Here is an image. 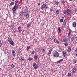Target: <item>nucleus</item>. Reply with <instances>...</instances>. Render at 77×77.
Here are the masks:
<instances>
[{
	"instance_id": "2",
	"label": "nucleus",
	"mask_w": 77,
	"mask_h": 77,
	"mask_svg": "<svg viewBox=\"0 0 77 77\" xmlns=\"http://www.w3.org/2000/svg\"><path fill=\"white\" fill-rule=\"evenodd\" d=\"M47 5L46 4H43L41 6V9H42V10H44V9H45V8L46 9H47L48 7H47Z\"/></svg>"
},
{
	"instance_id": "57",
	"label": "nucleus",
	"mask_w": 77,
	"mask_h": 77,
	"mask_svg": "<svg viewBox=\"0 0 77 77\" xmlns=\"http://www.w3.org/2000/svg\"><path fill=\"white\" fill-rule=\"evenodd\" d=\"M24 60V58H23L22 60Z\"/></svg>"
},
{
	"instance_id": "37",
	"label": "nucleus",
	"mask_w": 77,
	"mask_h": 77,
	"mask_svg": "<svg viewBox=\"0 0 77 77\" xmlns=\"http://www.w3.org/2000/svg\"><path fill=\"white\" fill-rule=\"evenodd\" d=\"M28 9H29V8H26V9H25V10H26V11H27H27H28Z\"/></svg>"
},
{
	"instance_id": "61",
	"label": "nucleus",
	"mask_w": 77,
	"mask_h": 77,
	"mask_svg": "<svg viewBox=\"0 0 77 77\" xmlns=\"http://www.w3.org/2000/svg\"><path fill=\"white\" fill-rule=\"evenodd\" d=\"M12 1L13 2H14V0H13Z\"/></svg>"
},
{
	"instance_id": "32",
	"label": "nucleus",
	"mask_w": 77,
	"mask_h": 77,
	"mask_svg": "<svg viewBox=\"0 0 77 77\" xmlns=\"http://www.w3.org/2000/svg\"><path fill=\"white\" fill-rule=\"evenodd\" d=\"M59 2H58V1H57L55 2V5H57L59 4Z\"/></svg>"
},
{
	"instance_id": "14",
	"label": "nucleus",
	"mask_w": 77,
	"mask_h": 77,
	"mask_svg": "<svg viewBox=\"0 0 77 77\" xmlns=\"http://www.w3.org/2000/svg\"><path fill=\"white\" fill-rule=\"evenodd\" d=\"M20 17H23V16H24V13H23V11H22L21 12H20Z\"/></svg>"
},
{
	"instance_id": "44",
	"label": "nucleus",
	"mask_w": 77,
	"mask_h": 77,
	"mask_svg": "<svg viewBox=\"0 0 77 77\" xmlns=\"http://www.w3.org/2000/svg\"><path fill=\"white\" fill-rule=\"evenodd\" d=\"M62 3L63 5H65V2H64V1H62Z\"/></svg>"
},
{
	"instance_id": "21",
	"label": "nucleus",
	"mask_w": 77,
	"mask_h": 77,
	"mask_svg": "<svg viewBox=\"0 0 77 77\" xmlns=\"http://www.w3.org/2000/svg\"><path fill=\"white\" fill-rule=\"evenodd\" d=\"M12 39H11V38L10 37H8V42H10V41H12Z\"/></svg>"
},
{
	"instance_id": "40",
	"label": "nucleus",
	"mask_w": 77,
	"mask_h": 77,
	"mask_svg": "<svg viewBox=\"0 0 77 77\" xmlns=\"http://www.w3.org/2000/svg\"><path fill=\"white\" fill-rule=\"evenodd\" d=\"M73 62L74 63H77V61L75 60L73 61Z\"/></svg>"
},
{
	"instance_id": "13",
	"label": "nucleus",
	"mask_w": 77,
	"mask_h": 77,
	"mask_svg": "<svg viewBox=\"0 0 77 77\" xmlns=\"http://www.w3.org/2000/svg\"><path fill=\"white\" fill-rule=\"evenodd\" d=\"M25 17L26 18H29V14L28 13H26L25 15Z\"/></svg>"
},
{
	"instance_id": "20",
	"label": "nucleus",
	"mask_w": 77,
	"mask_h": 77,
	"mask_svg": "<svg viewBox=\"0 0 77 77\" xmlns=\"http://www.w3.org/2000/svg\"><path fill=\"white\" fill-rule=\"evenodd\" d=\"M71 73H70V72H69L68 73V74H67V76L68 77H70L71 76Z\"/></svg>"
},
{
	"instance_id": "24",
	"label": "nucleus",
	"mask_w": 77,
	"mask_h": 77,
	"mask_svg": "<svg viewBox=\"0 0 77 77\" xmlns=\"http://www.w3.org/2000/svg\"><path fill=\"white\" fill-rule=\"evenodd\" d=\"M58 30L59 33H60V32H61V29H60V27L58 28Z\"/></svg>"
},
{
	"instance_id": "55",
	"label": "nucleus",
	"mask_w": 77,
	"mask_h": 77,
	"mask_svg": "<svg viewBox=\"0 0 77 77\" xmlns=\"http://www.w3.org/2000/svg\"><path fill=\"white\" fill-rule=\"evenodd\" d=\"M18 51H20V50H21V49H20V48L18 49Z\"/></svg>"
},
{
	"instance_id": "49",
	"label": "nucleus",
	"mask_w": 77,
	"mask_h": 77,
	"mask_svg": "<svg viewBox=\"0 0 77 77\" xmlns=\"http://www.w3.org/2000/svg\"><path fill=\"white\" fill-rule=\"evenodd\" d=\"M22 59V58H21V57H19V59H20V60H21Z\"/></svg>"
},
{
	"instance_id": "50",
	"label": "nucleus",
	"mask_w": 77,
	"mask_h": 77,
	"mask_svg": "<svg viewBox=\"0 0 77 77\" xmlns=\"http://www.w3.org/2000/svg\"><path fill=\"white\" fill-rule=\"evenodd\" d=\"M68 36L69 37H71V35H68Z\"/></svg>"
},
{
	"instance_id": "16",
	"label": "nucleus",
	"mask_w": 77,
	"mask_h": 77,
	"mask_svg": "<svg viewBox=\"0 0 77 77\" xmlns=\"http://www.w3.org/2000/svg\"><path fill=\"white\" fill-rule=\"evenodd\" d=\"M13 13L14 15H16V14L17 13V11L16 10H14L13 12Z\"/></svg>"
},
{
	"instance_id": "42",
	"label": "nucleus",
	"mask_w": 77,
	"mask_h": 77,
	"mask_svg": "<svg viewBox=\"0 0 77 77\" xmlns=\"http://www.w3.org/2000/svg\"><path fill=\"white\" fill-rule=\"evenodd\" d=\"M68 44L67 43H65L64 44V45H65V46H68Z\"/></svg>"
},
{
	"instance_id": "41",
	"label": "nucleus",
	"mask_w": 77,
	"mask_h": 77,
	"mask_svg": "<svg viewBox=\"0 0 77 77\" xmlns=\"http://www.w3.org/2000/svg\"><path fill=\"white\" fill-rule=\"evenodd\" d=\"M43 53H45V49H43Z\"/></svg>"
},
{
	"instance_id": "58",
	"label": "nucleus",
	"mask_w": 77,
	"mask_h": 77,
	"mask_svg": "<svg viewBox=\"0 0 77 77\" xmlns=\"http://www.w3.org/2000/svg\"><path fill=\"white\" fill-rule=\"evenodd\" d=\"M62 18H63H63H64V17H62Z\"/></svg>"
},
{
	"instance_id": "10",
	"label": "nucleus",
	"mask_w": 77,
	"mask_h": 77,
	"mask_svg": "<svg viewBox=\"0 0 77 77\" xmlns=\"http://www.w3.org/2000/svg\"><path fill=\"white\" fill-rule=\"evenodd\" d=\"M72 27H76V26H77V24H76V22H74L72 23Z\"/></svg>"
},
{
	"instance_id": "25",
	"label": "nucleus",
	"mask_w": 77,
	"mask_h": 77,
	"mask_svg": "<svg viewBox=\"0 0 77 77\" xmlns=\"http://www.w3.org/2000/svg\"><path fill=\"white\" fill-rule=\"evenodd\" d=\"M34 58L35 59H37L38 58V55L35 54L34 55Z\"/></svg>"
},
{
	"instance_id": "6",
	"label": "nucleus",
	"mask_w": 77,
	"mask_h": 77,
	"mask_svg": "<svg viewBox=\"0 0 77 77\" xmlns=\"http://www.w3.org/2000/svg\"><path fill=\"white\" fill-rule=\"evenodd\" d=\"M77 71V69L75 67L73 68L72 70V74H75L76 72V71Z\"/></svg>"
},
{
	"instance_id": "45",
	"label": "nucleus",
	"mask_w": 77,
	"mask_h": 77,
	"mask_svg": "<svg viewBox=\"0 0 77 77\" xmlns=\"http://www.w3.org/2000/svg\"><path fill=\"white\" fill-rule=\"evenodd\" d=\"M71 31H72L71 30V29H69V32L71 33Z\"/></svg>"
},
{
	"instance_id": "22",
	"label": "nucleus",
	"mask_w": 77,
	"mask_h": 77,
	"mask_svg": "<svg viewBox=\"0 0 77 77\" xmlns=\"http://www.w3.org/2000/svg\"><path fill=\"white\" fill-rule=\"evenodd\" d=\"M30 46H28L26 48V50L27 51H28L29 50V49H30Z\"/></svg>"
},
{
	"instance_id": "36",
	"label": "nucleus",
	"mask_w": 77,
	"mask_h": 77,
	"mask_svg": "<svg viewBox=\"0 0 77 77\" xmlns=\"http://www.w3.org/2000/svg\"><path fill=\"white\" fill-rule=\"evenodd\" d=\"M11 66L12 68H15V66L14 64H12Z\"/></svg>"
},
{
	"instance_id": "19",
	"label": "nucleus",
	"mask_w": 77,
	"mask_h": 77,
	"mask_svg": "<svg viewBox=\"0 0 77 77\" xmlns=\"http://www.w3.org/2000/svg\"><path fill=\"white\" fill-rule=\"evenodd\" d=\"M59 12H60V10H57L56 11V14H59Z\"/></svg>"
},
{
	"instance_id": "52",
	"label": "nucleus",
	"mask_w": 77,
	"mask_h": 77,
	"mask_svg": "<svg viewBox=\"0 0 77 77\" xmlns=\"http://www.w3.org/2000/svg\"><path fill=\"white\" fill-rule=\"evenodd\" d=\"M75 52H77V48L75 50Z\"/></svg>"
},
{
	"instance_id": "8",
	"label": "nucleus",
	"mask_w": 77,
	"mask_h": 77,
	"mask_svg": "<svg viewBox=\"0 0 77 77\" xmlns=\"http://www.w3.org/2000/svg\"><path fill=\"white\" fill-rule=\"evenodd\" d=\"M62 53L64 57H65L66 56V51H63Z\"/></svg>"
},
{
	"instance_id": "23",
	"label": "nucleus",
	"mask_w": 77,
	"mask_h": 77,
	"mask_svg": "<svg viewBox=\"0 0 77 77\" xmlns=\"http://www.w3.org/2000/svg\"><path fill=\"white\" fill-rule=\"evenodd\" d=\"M52 51V49H50V50L49 51V53H48L49 56H50V54H51V53Z\"/></svg>"
},
{
	"instance_id": "48",
	"label": "nucleus",
	"mask_w": 77,
	"mask_h": 77,
	"mask_svg": "<svg viewBox=\"0 0 77 77\" xmlns=\"http://www.w3.org/2000/svg\"><path fill=\"white\" fill-rule=\"evenodd\" d=\"M48 39H51V37H49L48 38Z\"/></svg>"
},
{
	"instance_id": "47",
	"label": "nucleus",
	"mask_w": 77,
	"mask_h": 77,
	"mask_svg": "<svg viewBox=\"0 0 77 77\" xmlns=\"http://www.w3.org/2000/svg\"><path fill=\"white\" fill-rule=\"evenodd\" d=\"M71 37H69L68 39H69V40H70V39H71Z\"/></svg>"
},
{
	"instance_id": "51",
	"label": "nucleus",
	"mask_w": 77,
	"mask_h": 77,
	"mask_svg": "<svg viewBox=\"0 0 77 77\" xmlns=\"http://www.w3.org/2000/svg\"><path fill=\"white\" fill-rule=\"evenodd\" d=\"M71 32H69V33L68 34V35H71Z\"/></svg>"
},
{
	"instance_id": "46",
	"label": "nucleus",
	"mask_w": 77,
	"mask_h": 77,
	"mask_svg": "<svg viewBox=\"0 0 77 77\" xmlns=\"http://www.w3.org/2000/svg\"><path fill=\"white\" fill-rule=\"evenodd\" d=\"M35 54V51H33V52H32V54Z\"/></svg>"
},
{
	"instance_id": "27",
	"label": "nucleus",
	"mask_w": 77,
	"mask_h": 77,
	"mask_svg": "<svg viewBox=\"0 0 77 77\" xmlns=\"http://www.w3.org/2000/svg\"><path fill=\"white\" fill-rule=\"evenodd\" d=\"M15 5H16V3H19V0H16L15 2Z\"/></svg>"
},
{
	"instance_id": "59",
	"label": "nucleus",
	"mask_w": 77,
	"mask_h": 77,
	"mask_svg": "<svg viewBox=\"0 0 77 77\" xmlns=\"http://www.w3.org/2000/svg\"><path fill=\"white\" fill-rule=\"evenodd\" d=\"M76 56H77V54H76Z\"/></svg>"
},
{
	"instance_id": "60",
	"label": "nucleus",
	"mask_w": 77,
	"mask_h": 77,
	"mask_svg": "<svg viewBox=\"0 0 77 77\" xmlns=\"http://www.w3.org/2000/svg\"><path fill=\"white\" fill-rule=\"evenodd\" d=\"M69 1H72V0H69Z\"/></svg>"
},
{
	"instance_id": "56",
	"label": "nucleus",
	"mask_w": 77,
	"mask_h": 77,
	"mask_svg": "<svg viewBox=\"0 0 77 77\" xmlns=\"http://www.w3.org/2000/svg\"><path fill=\"white\" fill-rule=\"evenodd\" d=\"M2 63V60H0V63Z\"/></svg>"
},
{
	"instance_id": "9",
	"label": "nucleus",
	"mask_w": 77,
	"mask_h": 77,
	"mask_svg": "<svg viewBox=\"0 0 77 77\" xmlns=\"http://www.w3.org/2000/svg\"><path fill=\"white\" fill-rule=\"evenodd\" d=\"M12 52L13 56H15V55L16 54V53H15V51L13 50L12 51Z\"/></svg>"
},
{
	"instance_id": "11",
	"label": "nucleus",
	"mask_w": 77,
	"mask_h": 77,
	"mask_svg": "<svg viewBox=\"0 0 77 77\" xmlns=\"http://www.w3.org/2000/svg\"><path fill=\"white\" fill-rule=\"evenodd\" d=\"M18 8V5H15L14 8H13V9L14 10H16Z\"/></svg>"
},
{
	"instance_id": "30",
	"label": "nucleus",
	"mask_w": 77,
	"mask_h": 77,
	"mask_svg": "<svg viewBox=\"0 0 77 77\" xmlns=\"http://www.w3.org/2000/svg\"><path fill=\"white\" fill-rule=\"evenodd\" d=\"M63 41L64 42H66V43H67V42H68V40L66 39L63 40Z\"/></svg>"
},
{
	"instance_id": "4",
	"label": "nucleus",
	"mask_w": 77,
	"mask_h": 77,
	"mask_svg": "<svg viewBox=\"0 0 77 77\" xmlns=\"http://www.w3.org/2000/svg\"><path fill=\"white\" fill-rule=\"evenodd\" d=\"M54 56L55 57H58L59 56V53L57 51H55L53 54Z\"/></svg>"
},
{
	"instance_id": "54",
	"label": "nucleus",
	"mask_w": 77,
	"mask_h": 77,
	"mask_svg": "<svg viewBox=\"0 0 77 77\" xmlns=\"http://www.w3.org/2000/svg\"><path fill=\"white\" fill-rule=\"evenodd\" d=\"M11 28H13L14 27V26H11Z\"/></svg>"
},
{
	"instance_id": "38",
	"label": "nucleus",
	"mask_w": 77,
	"mask_h": 77,
	"mask_svg": "<svg viewBox=\"0 0 77 77\" xmlns=\"http://www.w3.org/2000/svg\"><path fill=\"white\" fill-rule=\"evenodd\" d=\"M60 21L61 22V23H62V22H63V20L62 19H61L60 20Z\"/></svg>"
},
{
	"instance_id": "1",
	"label": "nucleus",
	"mask_w": 77,
	"mask_h": 77,
	"mask_svg": "<svg viewBox=\"0 0 77 77\" xmlns=\"http://www.w3.org/2000/svg\"><path fill=\"white\" fill-rule=\"evenodd\" d=\"M77 37L76 35L74 34L73 35V37L71 38V40L72 41H77Z\"/></svg>"
},
{
	"instance_id": "3",
	"label": "nucleus",
	"mask_w": 77,
	"mask_h": 77,
	"mask_svg": "<svg viewBox=\"0 0 77 77\" xmlns=\"http://www.w3.org/2000/svg\"><path fill=\"white\" fill-rule=\"evenodd\" d=\"M66 13L69 16L71 14L72 12H71V10L67 9L66 10Z\"/></svg>"
},
{
	"instance_id": "5",
	"label": "nucleus",
	"mask_w": 77,
	"mask_h": 77,
	"mask_svg": "<svg viewBox=\"0 0 77 77\" xmlns=\"http://www.w3.org/2000/svg\"><path fill=\"white\" fill-rule=\"evenodd\" d=\"M33 67L35 69H37L38 68V65H37L36 63H34L33 64Z\"/></svg>"
},
{
	"instance_id": "62",
	"label": "nucleus",
	"mask_w": 77,
	"mask_h": 77,
	"mask_svg": "<svg viewBox=\"0 0 77 77\" xmlns=\"http://www.w3.org/2000/svg\"><path fill=\"white\" fill-rule=\"evenodd\" d=\"M40 5V4H39V3H38V5Z\"/></svg>"
},
{
	"instance_id": "33",
	"label": "nucleus",
	"mask_w": 77,
	"mask_h": 77,
	"mask_svg": "<svg viewBox=\"0 0 77 77\" xmlns=\"http://www.w3.org/2000/svg\"><path fill=\"white\" fill-rule=\"evenodd\" d=\"M63 13L64 14H66V10H64Z\"/></svg>"
},
{
	"instance_id": "39",
	"label": "nucleus",
	"mask_w": 77,
	"mask_h": 77,
	"mask_svg": "<svg viewBox=\"0 0 77 77\" xmlns=\"http://www.w3.org/2000/svg\"><path fill=\"white\" fill-rule=\"evenodd\" d=\"M50 10L51 12H52L53 11V9H52V8H50Z\"/></svg>"
},
{
	"instance_id": "12",
	"label": "nucleus",
	"mask_w": 77,
	"mask_h": 77,
	"mask_svg": "<svg viewBox=\"0 0 77 77\" xmlns=\"http://www.w3.org/2000/svg\"><path fill=\"white\" fill-rule=\"evenodd\" d=\"M9 42L12 45H15V43H14V42L12 40H11V41H10Z\"/></svg>"
},
{
	"instance_id": "35",
	"label": "nucleus",
	"mask_w": 77,
	"mask_h": 77,
	"mask_svg": "<svg viewBox=\"0 0 77 77\" xmlns=\"http://www.w3.org/2000/svg\"><path fill=\"white\" fill-rule=\"evenodd\" d=\"M2 42H1V40H0V47H2Z\"/></svg>"
},
{
	"instance_id": "7",
	"label": "nucleus",
	"mask_w": 77,
	"mask_h": 77,
	"mask_svg": "<svg viewBox=\"0 0 77 77\" xmlns=\"http://www.w3.org/2000/svg\"><path fill=\"white\" fill-rule=\"evenodd\" d=\"M66 20L65 19L63 22V27H65L66 26Z\"/></svg>"
},
{
	"instance_id": "29",
	"label": "nucleus",
	"mask_w": 77,
	"mask_h": 77,
	"mask_svg": "<svg viewBox=\"0 0 77 77\" xmlns=\"http://www.w3.org/2000/svg\"><path fill=\"white\" fill-rule=\"evenodd\" d=\"M26 11V10H25L24 11H23V14H27V11Z\"/></svg>"
},
{
	"instance_id": "17",
	"label": "nucleus",
	"mask_w": 77,
	"mask_h": 77,
	"mask_svg": "<svg viewBox=\"0 0 77 77\" xmlns=\"http://www.w3.org/2000/svg\"><path fill=\"white\" fill-rule=\"evenodd\" d=\"M67 51L68 52H70V51H71V47H68Z\"/></svg>"
},
{
	"instance_id": "28",
	"label": "nucleus",
	"mask_w": 77,
	"mask_h": 77,
	"mask_svg": "<svg viewBox=\"0 0 77 77\" xmlns=\"http://www.w3.org/2000/svg\"><path fill=\"white\" fill-rule=\"evenodd\" d=\"M30 26H31V23H29L28 24V25L27 26V27H30Z\"/></svg>"
},
{
	"instance_id": "34",
	"label": "nucleus",
	"mask_w": 77,
	"mask_h": 77,
	"mask_svg": "<svg viewBox=\"0 0 77 77\" xmlns=\"http://www.w3.org/2000/svg\"><path fill=\"white\" fill-rule=\"evenodd\" d=\"M14 5V2H11L10 3V5H11V6H12V5Z\"/></svg>"
},
{
	"instance_id": "15",
	"label": "nucleus",
	"mask_w": 77,
	"mask_h": 77,
	"mask_svg": "<svg viewBox=\"0 0 77 77\" xmlns=\"http://www.w3.org/2000/svg\"><path fill=\"white\" fill-rule=\"evenodd\" d=\"M21 26H19L18 28V29L19 30V32L20 33H21V31H22V29H21Z\"/></svg>"
},
{
	"instance_id": "53",
	"label": "nucleus",
	"mask_w": 77,
	"mask_h": 77,
	"mask_svg": "<svg viewBox=\"0 0 77 77\" xmlns=\"http://www.w3.org/2000/svg\"><path fill=\"white\" fill-rule=\"evenodd\" d=\"M54 42H56V39H54Z\"/></svg>"
},
{
	"instance_id": "43",
	"label": "nucleus",
	"mask_w": 77,
	"mask_h": 77,
	"mask_svg": "<svg viewBox=\"0 0 77 77\" xmlns=\"http://www.w3.org/2000/svg\"><path fill=\"white\" fill-rule=\"evenodd\" d=\"M56 42L57 43H58V44H59V41H58V40H57V41H56Z\"/></svg>"
},
{
	"instance_id": "31",
	"label": "nucleus",
	"mask_w": 77,
	"mask_h": 77,
	"mask_svg": "<svg viewBox=\"0 0 77 77\" xmlns=\"http://www.w3.org/2000/svg\"><path fill=\"white\" fill-rule=\"evenodd\" d=\"M40 51V49H39V48H37L36 49V51L37 52H38V51Z\"/></svg>"
},
{
	"instance_id": "18",
	"label": "nucleus",
	"mask_w": 77,
	"mask_h": 77,
	"mask_svg": "<svg viewBox=\"0 0 77 77\" xmlns=\"http://www.w3.org/2000/svg\"><path fill=\"white\" fill-rule=\"evenodd\" d=\"M62 62H63V59H60L57 62V63H59Z\"/></svg>"
},
{
	"instance_id": "26",
	"label": "nucleus",
	"mask_w": 77,
	"mask_h": 77,
	"mask_svg": "<svg viewBox=\"0 0 77 77\" xmlns=\"http://www.w3.org/2000/svg\"><path fill=\"white\" fill-rule=\"evenodd\" d=\"M28 60L29 61H31V60H32V58H31L30 57H29L28 58Z\"/></svg>"
}]
</instances>
